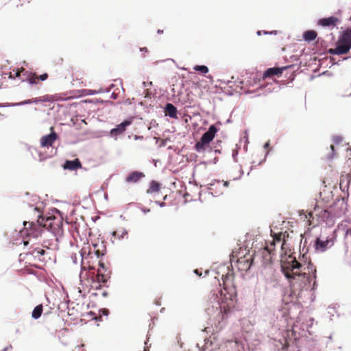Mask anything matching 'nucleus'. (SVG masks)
Listing matches in <instances>:
<instances>
[{"label": "nucleus", "instance_id": "f257e3e1", "mask_svg": "<svg viewBox=\"0 0 351 351\" xmlns=\"http://www.w3.org/2000/svg\"><path fill=\"white\" fill-rule=\"evenodd\" d=\"M281 271L289 282L290 289L285 292L292 300H303L308 295V291L314 290L317 286L316 269L312 264L308 266V272H312V276L305 272H299L302 267V263L295 258L289 256L286 262L281 260Z\"/></svg>", "mask_w": 351, "mask_h": 351}, {"label": "nucleus", "instance_id": "f03ea898", "mask_svg": "<svg viewBox=\"0 0 351 351\" xmlns=\"http://www.w3.org/2000/svg\"><path fill=\"white\" fill-rule=\"evenodd\" d=\"M42 205L43 203L40 204V206L36 205L34 208V210L38 213L37 216L38 224L35 223L33 221H24V228L26 230H29L31 231V232H29V234H33L34 233V231L37 230V228L38 226L40 227H44L47 228L55 236L62 234L63 233L62 217L61 216H55L54 215L45 216L41 211ZM52 211L57 213L58 215H60L61 213L57 208H53Z\"/></svg>", "mask_w": 351, "mask_h": 351}, {"label": "nucleus", "instance_id": "7ed1b4c3", "mask_svg": "<svg viewBox=\"0 0 351 351\" xmlns=\"http://www.w3.org/2000/svg\"><path fill=\"white\" fill-rule=\"evenodd\" d=\"M351 49V28L343 31L335 43V48H330L328 53L330 55H345Z\"/></svg>", "mask_w": 351, "mask_h": 351}, {"label": "nucleus", "instance_id": "20e7f679", "mask_svg": "<svg viewBox=\"0 0 351 351\" xmlns=\"http://www.w3.org/2000/svg\"><path fill=\"white\" fill-rule=\"evenodd\" d=\"M134 120L133 117H130L125 120H123L122 122L119 123L116 125L115 128H112L110 131V136L112 138H114V139H117V136L120 134H122L125 132L127 128L130 126Z\"/></svg>", "mask_w": 351, "mask_h": 351}, {"label": "nucleus", "instance_id": "39448f33", "mask_svg": "<svg viewBox=\"0 0 351 351\" xmlns=\"http://www.w3.org/2000/svg\"><path fill=\"white\" fill-rule=\"evenodd\" d=\"M334 244L332 238L326 237V239H322L321 237H317L315 243L314 247L316 252H324L328 247H330Z\"/></svg>", "mask_w": 351, "mask_h": 351}, {"label": "nucleus", "instance_id": "423d86ee", "mask_svg": "<svg viewBox=\"0 0 351 351\" xmlns=\"http://www.w3.org/2000/svg\"><path fill=\"white\" fill-rule=\"evenodd\" d=\"M206 311L207 314L213 318L221 316L222 319H223L225 314L227 313L225 307H222L219 301H217L215 305H213L211 308H207Z\"/></svg>", "mask_w": 351, "mask_h": 351}, {"label": "nucleus", "instance_id": "0eeeda50", "mask_svg": "<svg viewBox=\"0 0 351 351\" xmlns=\"http://www.w3.org/2000/svg\"><path fill=\"white\" fill-rule=\"evenodd\" d=\"M58 138V134L51 128V132L49 134L45 135L40 138V145L43 147H48L52 146L55 141Z\"/></svg>", "mask_w": 351, "mask_h": 351}, {"label": "nucleus", "instance_id": "6e6552de", "mask_svg": "<svg viewBox=\"0 0 351 351\" xmlns=\"http://www.w3.org/2000/svg\"><path fill=\"white\" fill-rule=\"evenodd\" d=\"M289 66H282V67H271L266 69V71L263 73V78L265 79L267 77H270L272 76H278L281 75L282 72L286 70Z\"/></svg>", "mask_w": 351, "mask_h": 351}, {"label": "nucleus", "instance_id": "1a4fd4ad", "mask_svg": "<svg viewBox=\"0 0 351 351\" xmlns=\"http://www.w3.org/2000/svg\"><path fill=\"white\" fill-rule=\"evenodd\" d=\"M62 167L64 169L70 171H76L78 169L82 168V162L78 158L73 160H66L64 162Z\"/></svg>", "mask_w": 351, "mask_h": 351}, {"label": "nucleus", "instance_id": "9d476101", "mask_svg": "<svg viewBox=\"0 0 351 351\" xmlns=\"http://www.w3.org/2000/svg\"><path fill=\"white\" fill-rule=\"evenodd\" d=\"M320 221L325 222L326 226H332L334 223V218L328 210H322L317 215Z\"/></svg>", "mask_w": 351, "mask_h": 351}, {"label": "nucleus", "instance_id": "9b49d317", "mask_svg": "<svg viewBox=\"0 0 351 351\" xmlns=\"http://www.w3.org/2000/svg\"><path fill=\"white\" fill-rule=\"evenodd\" d=\"M194 149L198 153H202L205 152H208L209 153L213 152V149L211 148L210 145L201 138L195 143Z\"/></svg>", "mask_w": 351, "mask_h": 351}, {"label": "nucleus", "instance_id": "f8f14e48", "mask_svg": "<svg viewBox=\"0 0 351 351\" xmlns=\"http://www.w3.org/2000/svg\"><path fill=\"white\" fill-rule=\"evenodd\" d=\"M337 21L338 19L336 18L335 16H332L319 19L317 21V24L318 25L322 27H331L335 26L337 25Z\"/></svg>", "mask_w": 351, "mask_h": 351}, {"label": "nucleus", "instance_id": "ddd939ff", "mask_svg": "<svg viewBox=\"0 0 351 351\" xmlns=\"http://www.w3.org/2000/svg\"><path fill=\"white\" fill-rule=\"evenodd\" d=\"M165 116L172 119H178L177 108L171 103H167L164 107Z\"/></svg>", "mask_w": 351, "mask_h": 351}, {"label": "nucleus", "instance_id": "4468645a", "mask_svg": "<svg viewBox=\"0 0 351 351\" xmlns=\"http://www.w3.org/2000/svg\"><path fill=\"white\" fill-rule=\"evenodd\" d=\"M110 277H108L104 274L100 273L99 271L97 274H93L90 276V281L93 284H102L105 285Z\"/></svg>", "mask_w": 351, "mask_h": 351}, {"label": "nucleus", "instance_id": "2eb2a0df", "mask_svg": "<svg viewBox=\"0 0 351 351\" xmlns=\"http://www.w3.org/2000/svg\"><path fill=\"white\" fill-rule=\"evenodd\" d=\"M144 177L145 174L143 172L134 171L126 177L125 181L129 183H136Z\"/></svg>", "mask_w": 351, "mask_h": 351}, {"label": "nucleus", "instance_id": "dca6fc26", "mask_svg": "<svg viewBox=\"0 0 351 351\" xmlns=\"http://www.w3.org/2000/svg\"><path fill=\"white\" fill-rule=\"evenodd\" d=\"M317 34L315 30H306L304 32L302 37L306 42H311L316 39Z\"/></svg>", "mask_w": 351, "mask_h": 351}, {"label": "nucleus", "instance_id": "f3484780", "mask_svg": "<svg viewBox=\"0 0 351 351\" xmlns=\"http://www.w3.org/2000/svg\"><path fill=\"white\" fill-rule=\"evenodd\" d=\"M160 189V184L155 180H152L149 183V189L147 191V193L158 192Z\"/></svg>", "mask_w": 351, "mask_h": 351}, {"label": "nucleus", "instance_id": "a211bd4d", "mask_svg": "<svg viewBox=\"0 0 351 351\" xmlns=\"http://www.w3.org/2000/svg\"><path fill=\"white\" fill-rule=\"evenodd\" d=\"M43 313V305L39 304L34 307L32 312V317L34 319H38L40 317Z\"/></svg>", "mask_w": 351, "mask_h": 351}, {"label": "nucleus", "instance_id": "6ab92c4d", "mask_svg": "<svg viewBox=\"0 0 351 351\" xmlns=\"http://www.w3.org/2000/svg\"><path fill=\"white\" fill-rule=\"evenodd\" d=\"M106 254V247L104 242L100 243V247L96 249L95 254L97 258L104 256Z\"/></svg>", "mask_w": 351, "mask_h": 351}, {"label": "nucleus", "instance_id": "aec40b11", "mask_svg": "<svg viewBox=\"0 0 351 351\" xmlns=\"http://www.w3.org/2000/svg\"><path fill=\"white\" fill-rule=\"evenodd\" d=\"M193 70L197 72H199L203 75H206L209 71L208 67L207 66L203 65V64L202 65H199V64L195 65L193 66Z\"/></svg>", "mask_w": 351, "mask_h": 351}, {"label": "nucleus", "instance_id": "412c9836", "mask_svg": "<svg viewBox=\"0 0 351 351\" xmlns=\"http://www.w3.org/2000/svg\"><path fill=\"white\" fill-rule=\"evenodd\" d=\"M32 149L35 151V152L36 153V154L38 156V160L40 162H43L45 160L46 157L45 156L44 154H43L40 151L38 150V149L36 147H29V151L30 152L31 154H33V152L32 151Z\"/></svg>", "mask_w": 351, "mask_h": 351}, {"label": "nucleus", "instance_id": "4be33fe9", "mask_svg": "<svg viewBox=\"0 0 351 351\" xmlns=\"http://www.w3.org/2000/svg\"><path fill=\"white\" fill-rule=\"evenodd\" d=\"M218 130L219 129L217 128V127L215 125L212 124L209 126L208 130L206 132L215 138V136L216 133L218 132Z\"/></svg>", "mask_w": 351, "mask_h": 351}, {"label": "nucleus", "instance_id": "5701e85b", "mask_svg": "<svg viewBox=\"0 0 351 351\" xmlns=\"http://www.w3.org/2000/svg\"><path fill=\"white\" fill-rule=\"evenodd\" d=\"M40 97V101L41 102H47V101H53V98L58 97V95H44V96Z\"/></svg>", "mask_w": 351, "mask_h": 351}, {"label": "nucleus", "instance_id": "b1692460", "mask_svg": "<svg viewBox=\"0 0 351 351\" xmlns=\"http://www.w3.org/2000/svg\"><path fill=\"white\" fill-rule=\"evenodd\" d=\"M202 140L204 141L207 143H208L210 145V143L214 139V137H213L211 135L207 134L206 132L202 134V136L200 138Z\"/></svg>", "mask_w": 351, "mask_h": 351}, {"label": "nucleus", "instance_id": "393cba45", "mask_svg": "<svg viewBox=\"0 0 351 351\" xmlns=\"http://www.w3.org/2000/svg\"><path fill=\"white\" fill-rule=\"evenodd\" d=\"M337 313L336 307L335 306H329L328 307V314L330 316V319L332 320V317H334L335 313Z\"/></svg>", "mask_w": 351, "mask_h": 351}, {"label": "nucleus", "instance_id": "a878e982", "mask_svg": "<svg viewBox=\"0 0 351 351\" xmlns=\"http://www.w3.org/2000/svg\"><path fill=\"white\" fill-rule=\"evenodd\" d=\"M33 104L32 99H26V100H24L21 102L13 103L11 106H14H14H23V105H27V104Z\"/></svg>", "mask_w": 351, "mask_h": 351}, {"label": "nucleus", "instance_id": "bb28decb", "mask_svg": "<svg viewBox=\"0 0 351 351\" xmlns=\"http://www.w3.org/2000/svg\"><path fill=\"white\" fill-rule=\"evenodd\" d=\"M39 251L38 250V248H35L32 252L28 253L27 256H32L34 258H38L40 260V256L39 255Z\"/></svg>", "mask_w": 351, "mask_h": 351}, {"label": "nucleus", "instance_id": "cd10ccee", "mask_svg": "<svg viewBox=\"0 0 351 351\" xmlns=\"http://www.w3.org/2000/svg\"><path fill=\"white\" fill-rule=\"evenodd\" d=\"M27 80L32 85L36 84L37 83V77H36L28 76L27 78Z\"/></svg>", "mask_w": 351, "mask_h": 351}, {"label": "nucleus", "instance_id": "c85d7f7f", "mask_svg": "<svg viewBox=\"0 0 351 351\" xmlns=\"http://www.w3.org/2000/svg\"><path fill=\"white\" fill-rule=\"evenodd\" d=\"M99 314L101 316H108L109 314V310L104 308L99 310Z\"/></svg>", "mask_w": 351, "mask_h": 351}, {"label": "nucleus", "instance_id": "c756f323", "mask_svg": "<svg viewBox=\"0 0 351 351\" xmlns=\"http://www.w3.org/2000/svg\"><path fill=\"white\" fill-rule=\"evenodd\" d=\"M332 140H333L334 143H335L336 145H338L340 143H341V141H343V138L340 136H334Z\"/></svg>", "mask_w": 351, "mask_h": 351}, {"label": "nucleus", "instance_id": "7c9ffc66", "mask_svg": "<svg viewBox=\"0 0 351 351\" xmlns=\"http://www.w3.org/2000/svg\"><path fill=\"white\" fill-rule=\"evenodd\" d=\"M330 149H331V154H328L327 158L328 160H332L334 157V154H335V147L334 145H330Z\"/></svg>", "mask_w": 351, "mask_h": 351}, {"label": "nucleus", "instance_id": "2f4dec72", "mask_svg": "<svg viewBox=\"0 0 351 351\" xmlns=\"http://www.w3.org/2000/svg\"><path fill=\"white\" fill-rule=\"evenodd\" d=\"M245 267L243 269H245L246 271L250 270L252 263L250 260H246L244 261Z\"/></svg>", "mask_w": 351, "mask_h": 351}, {"label": "nucleus", "instance_id": "473e14b6", "mask_svg": "<svg viewBox=\"0 0 351 351\" xmlns=\"http://www.w3.org/2000/svg\"><path fill=\"white\" fill-rule=\"evenodd\" d=\"M128 233V230L126 229H123V231H122V233L120 234V235H118L117 236V238L119 239H123V237L127 235Z\"/></svg>", "mask_w": 351, "mask_h": 351}, {"label": "nucleus", "instance_id": "72a5a7b5", "mask_svg": "<svg viewBox=\"0 0 351 351\" xmlns=\"http://www.w3.org/2000/svg\"><path fill=\"white\" fill-rule=\"evenodd\" d=\"M58 95V97H54L53 98V100H56V101H66L67 99H69V98H64V97H62L60 94H56Z\"/></svg>", "mask_w": 351, "mask_h": 351}, {"label": "nucleus", "instance_id": "f704fd0d", "mask_svg": "<svg viewBox=\"0 0 351 351\" xmlns=\"http://www.w3.org/2000/svg\"><path fill=\"white\" fill-rule=\"evenodd\" d=\"M269 150H270V149H267V150L266 151V152H265V156H264L263 160H262L261 161H260V162H259L258 165H262V164H263V163L266 160L267 157V156H268V155H269Z\"/></svg>", "mask_w": 351, "mask_h": 351}, {"label": "nucleus", "instance_id": "c9c22d12", "mask_svg": "<svg viewBox=\"0 0 351 351\" xmlns=\"http://www.w3.org/2000/svg\"><path fill=\"white\" fill-rule=\"evenodd\" d=\"M102 287V284H93L91 282V287L95 289H100Z\"/></svg>", "mask_w": 351, "mask_h": 351}, {"label": "nucleus", "instance_id": "e433bc0d", "mask_svg": "<svg viewBox=\"0 0 351 351\" xmlns=\"http://www.w3.org/2000/svg\"><path fill=\"white\" fill-rule=\"evenodd\" d=\"M217 162H218V158L217 157H215L213 160H209V161H207V162H202V164H209V163L212 162L213 164H216Z\"/></svg>", "mask_w": 351, "mask_h": 351}, {"label": "nucleus", "instance_id": "4c0bfd02", "mask_svg": "<svg viewBox=\"0 0 351 351\" xmlns=\"http://www.w3.org/2000/svg\"><path fill=\"white\" fill-rule=\"evenodd\" d=\"M244 138H246V140H245V145H244V149L245 150H247V144L249 143L248 135H247V131L245 132V136H244Z\"/></svg>", "mask_w": 351, "mask_h": 351}, {"label": "nucleus", "instance_id": "58836bf2", "mask_svg": "<svg viewBox=\"0 0 351 351\" xmlns=\"http://www.w3.org/2000/svg\"><path fill=\"white\" fill-rule=\"evenodd\" d=\"M39 80H41V81H45L47 79L48 77V74L47 73H43V74H41L39 75Z\"/></svg>", "mask_w": 351, "mask_h": 351}, {"label": "nucleus", "instance_id": "ea45409f", "mask_svg": "<svg viewBox=\"0 0 351 351\" xmlns=\"http://www.w3.org/2000/svg\"><path fill=\"white\" fill-rule=\"evenodd\" d=\"M99 266L101 269H102L104 271H107V267H106L105 265V263L102 261H99Z\"/></svg>", "mask_w": 351, "mask_h": 351}, {"label": "nucleus", "instance_id": "a19ab883", "mask_svg": "<svg viewBox=\"0 0 351 351\" xmlns=\"http://www.w3.org/2000/svg\"><path fill=\"white\" fill-rule=\"evenodd\" d=\"M263 148L265 149H271V148L270 147V141H267L266 143H265V144L263 145Z\"/></svg>", "mask_w": 351, "mask_h": 351}, {"label": "nucleus", "instance_id": "79ce46f5", "mask_svg": "<svg viewBox=\"0 0 351 351\" xmlns=\"http://www.w3.org/2000/svg\"><path fill=\"white\" fill-rule=\"evenodd\" d=\"M256 34L258 36H261V34L269 35V32L268 31H265V30H258L256 32Z\"/></svg>", "mask_w": 351, "mask_h": 351}, {"label": "nucleus", "instance_id": "37998d69", "mask_svg": "<svg viewBox=\"0 0 351 351\" xmlns=\"http://www.w3.org/2000/svg\"><path fill=\"white\" fill-rule=\"evenodd\" d=\"M265 250L267 252V254L271 256V258L272 256H273L272 250L268 245L265 247Z\"/></svg>", "mask_w": 351, "mask_h": 351}, {"label": "nucleus", "instance_id": "c03bdc74", "mask_svg": "<svg viewBox=\"0 0 351 351\" xmlns=\"http://www.w3.org/2000/svg\"><path fill=\"white\" fill-rule=\"evenodd\" d=\"M237 156L238 152L237 150H233L232 152V158L234 162H237Z\"/></svg>", "mask_w": 351, "mask_h": 351}, {"label": "nucleus", "instance_id": "a18cd8bd", "mask_svg": "<svg viewBox=\"0 0 351 351\" xmlns=\"http://www.w3.org/2000/svg\"><path fill=\"white\" fill-rule=\"evenodd\" d=\"M350 227L347 228L346 230V237H348V236L351 237V220L350 221Z\"/></svg>", "mask_w": 351, "mask_h": 351}, {"label": "nucleus", "instance_id": "49530a36", "mask_svg": "<svg viewBox=\"0 0 351 351\" xmlns=\"http://www.w3.org/2000/svg\"><path fill=\"white\" fill-rule=\"evenodd\" d=\"M143 88L152 86V82H143L142 83Z\"/></svg>", "mask_w": 351, "mask_h": 351}, {"label": "nucleus", "instance_id": "de8ad7c7", "mask_svg": "<svg viewBox=\"0 0 351 351\" xmlns=\"http://www.w3.org/2000/svg\"><path fill=\"white\" fill-rule=\"evenodd\" d=\"M13 103H5V104H1L0 103V108H4V107H14V106H10Z\"/></svg>", "mask_w": 351, "mask_h": 351}, {"label": "nucleus", "instance_id": "09e8293b", "mask_svg": "<svg viewBox=\"0 0 351 351\" xmlns=\"http://www.w3.org/2000/svg\"><path fill=\"white\" fill-rule=\"evenodd\" d=\"M155 204L158 205L160 207H165L166 204L164 202L155 201Z\"/></svg>", "mask_w": 351, "mask_h": 351}, {"label": "nucleus", "instance_id": "8fccbe9b", "mask_svg": "<svg viewBox=\"0 0 351 351\" xmlns=\"http://www.w3.org/2000/svg\"><path fill=\"white\" fill-rule=\"evenodd\" d=\"M141 210L144 214H147L150 212V209L145 207L141 208Z\"/></svg>", "mask_w": 351, "mask_h": 351}, {"label": "nucleus", "instance_id": "3c124183", "mask_svg": "<svg viewBox=\"0 0 351 351\" xmlns=\"http://www.w3.org/2000/svg\"><path fill=\"white\" fill-rule=\"evenodd\" d=\"M277 243H278V245H280V256H282V250H283V243H281L280 240L278 241Z\"/></svg>", "mask_w": 351, "mask_h": 351}, {"label": "nucleus", "instance_id": "603ef678", "mask_svg": "<svg viewBox=\"0 0 351 351\" xmlns=\"http://www.w3.org/2000/svg\"><path fill=\"white\" fill-rule=\"evenodd\" d=\"M229 277H230V276L228 273L226 275H222L221 278L223 282H226L229 278Z\"/></svg>", "mask_w": 351, "mask_h": 351}, {"label": "nucleus", "instance_id": "864d4df0", "mask_svg": "<svg viewBox=\"0 0 351 351\" xmlns=\"http://www.w3.org/2000/svg\"><path fill=\"white\" fill-rule=\"evenodd\" d=\"M38 251H39V252H40V253H39L40 256H41L44 255V254H45V252H46V251H45V250L41 249V248H38Z\"/></svg>", "mask_w": 351, "mask_h": 351}, {"label": "nucleus", "instance_id": "5fc2aeb1", "mask_svg": "<svg viewBox=\"0 0 351 351\" xmlns=\"http://www.w3.org/2000/svg\"><path fill=\"white\" fill-rule=\"evenodd\" d=\"M96 321L101 322L102 321V316L99 314L98 316H96L93 318Z\"/></svg>", "mask_w": 351, "mask_h": 351}, {"label": "nucleus", "instance_id": "6e6d98bb", "mask_svg": "<svg viewBox=\"0 0 351 351\" xmlns=\"http://www.w3.org/2000/svg\"><path fill=\"white\" fill-rule=\"evenodd\" d=\"M40 97H36V98L32 99V102H33V104H38L39 102H41L40 101Z\"/></svg>", "mask_w": 351, "mask_h": 351}, {"label": "nucleus", "instance_id": "4d7b16f0", "mask_svg": "<svg viewBox=\"0 0 351 351\" xmlns=\"http://www.w3.org/2000/svg\"><path fill=\"white\" fill-rule=\"evenodd\" d=\"M134 138L136 141H137V140H143V136H139V135H134Z\"/></svg>", "mask_w": 351, "mask_h": 351}, {"label": "nucleus", "instance_id": "13d9d810", "mask_svg": "<svg viewBox=\"0 0 351 351\" xmlns=\"http://www.w3.org/2000/svg\"><path fill=\"white\" fill-rule=\"evenodd\" d=\"M330 62L332 63V64H338V62L336 61L335 58H330Z\"/></svg>", "mask_w": 351, "mask_h": 351}, {"label": "nucleus", "instance_id": "bf43d9fd", "mask_svg": "<svg viewBox=\"0 0 351 351\" xmlns=\"http://www.w3.org/2000/svg\"><path fill=\"white\" fill-rule=\"evenodd\" d=\"M193 272H194L196 275H197V276H202V273H201V272H199V270H198L197 269H195V270L193 271Z\"/></svg>", "mask_w": 351, "mask_h": 351}, {"label": "nucleus", "instance_id": "052dcab7", "mask_svg": "<svg viewBox=\"0 0 351 351\" xmlns=\"http://www.w3.org/2000/svg\"><path fill=\"white\" fill-rule=\"evenodd\" d=\"M93 247L95 249V251L97 248L100 247V243H94V244H93Z\"/></svg>", "mask_w": 351, "mask_h": 351}, {"label": "nucleus", "instance_id": "680f3d73", "mask_svg": "<svg viewBox=\"0 0 351 351\" xmlns=\"http://www.w3.org/2000/svg\"><path fill=\"white\" fill-rule=\"evenodd\" d=\"M117 97V95L115 94L114 93H112L110 95V98L113 99H116Z\"/></svg>", "mask_w": 351, "mask_h": 351}, {"label": "nucleus", "instance_id": "e2e57ef3", "mask_svg": "<svg viewBox=\"0 0 351 351\" xmlns=\"http://www.w3.org/2000/svg\"><path fill=\"white\" fill-rule=\"evenodd\" d=\"M140 51H141V52H147V51H148V49H147V47H141V48H140Z\"/></svg>", "mask_w": 351, "mask_h": 351}, {"label": "nucleus", "instance_id": "0e129e2a", "mask_svg": "<svg viewBox=\"0 0 351 351\" xmlns=\"http://www.w3.org/2000/svg\"><path fill=\"white\" fill-rule=\"evenodd\" d=\"M118 235H120V233H118L116 231L112 232V236L114 237H117Z\"/></svg>", "mask_w": 351, "mask_h": 351}, {"label": "nucleus", "instance_id": "69168bd1", "mask_svg": "<svg viewBox=\"0 0 351 351\" xmlns=\"http://www.w3.org/2000/svg\"><path fill=\"white\" fill-rule=\"evenodd\" d=\"M231 82L228 80V81H224V80H221V84H226V85H228Z\"/></svg>", "mask_w": 351, "mask_h": 351}, {"label": "nucleus", "instance_id": "338daca9", "mask_svg": "<svg viewBox=\"0 0 351 351\" xmlns=\"http://www.w3.org/2000/svg\"><path fill=\"white\" fill-rule=\"evenodd\" d=\"M10 348H12V346L11 345L4 348L2 351H8Z\"/></svg>", "mask_w": 351, "mask_h": 351}, {"label": "nucleus", "instance_id": "774afa93", "mask_svg": "<svg viewBox=\"0 0 351 351\" xmlns=\"http://www.w3.org/2000/svg\"><path fill=\"white\" fill-rule=\"evenodd\" d=\"M223 185L226 187H228L229 186V182L228 181H223Z\"/></svg>", "mask_w": 351, "mask_h": 351}]
</instances>
